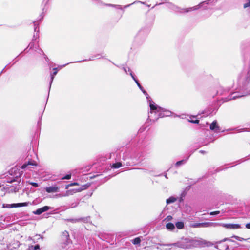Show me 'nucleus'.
Instances as JSON below:
<instances>
[{
	"instance_id": "4",
	"label": "nucleus",
	"mask_w": 250,
	"mask_h": 250,
	"mask_svg": "<svg viewBox=\"0 0 250 250\" xmlns=\"http://www.w3.org/2000/svg\"><path fill=\"white\" fill-rule=\"evenodd\" d=\"M49 0H43L42 6V13L41 15L40 16V18L39 20H37V21H34V31L36 32L37 33L39 31V28L38 27L39 25V21H41L42 19H43V16L44 15V14L47 12L49 5H48V2Z\"/></svg>"
},
{
	"instance_id": "40",
	"label": "nucleus",
	"mask_w": 250,
	"mask_h": 250,
	"mask_svg": "<svg viewBox=\"0 0 250 250\" xmlns=\"http://www.w3.org/2000/svg\"><path fill=\"white\" fill-rule=\"evenodd\" d=\"M29 184L31 185L34 187H38L39 186V185L37 183L35 182H30Z\"/></svg>"
},
{
	"instance_id": "47",
	"label": "nucleus",
	"mask_w": 250,
	"mask_h": 250,
	"mask_svg": "<svg viewBox=\"0 0 250 250\" xmlns=\"http://www.w3.org/2000/svg\"><path fill=\"white\" fill-rule=\"evenodd\" d=\"M68 64H69V63H67V64H64L63 65H60L58 67L60 69H62V68H63V67H65V66H66Z\"/></svg>"
},
{
	"instance_id": "26",
	"label": "nucleus",
	"mask_w": 250,
	"mask_h": 250,
	"mask_svg": "<svg viewBox=\"0 0 250 250\" xmlns=\"http://www.w3.org/2000/svg\"><path fill=\"white\" fill-rule=\"evenodd\" d=\"M132 242L134 245L140 244L141 242V239L140 238V237H136L133 240H132Z\"/></svg>"
},
{
	"instance_id": "14",
	"label": "nucleus",
	"mask_w": 250,
	"mask_h": 250,
	"mask_svg": "<svg viewBox=\"0 0 250 250\" xmlns=\"http://www.w3.org/2000/svg\"><path fill=\"white\" fill-rule=\"evenodd\" d=\"M222 226L229 229H237L241 228L240 225L238 224H223Z\"/></svg>"
},
{
	"instance_id": "17",
	"label": "nucleus",
	"mask_w": 250,
	"mask_h": 250,
	"mask_svg": "<svg viewBox=\"0 0 250 250\" xmlns=\"http://www.w3.org/2000/svg\"><path fill=\"white\" fill-rule=\"evenodd\" d=\"M190 156V155H189L186 159H183L182 160L177 161L175 163V166L176 167H179V166H180L181 165L185 164L187 162V161L188 160V159L189 158Z\"/></svg>"
},
{
	"instance_id": "9",
	"label": "nucleus",
	"mask_w": 250,
	"mask_h": 250,
	"mask_svg": "<svg viewBox=\"0 0 250 250\" xmlns=\"http://www.w3.org/2000/svg\"><path fill=\"white\" fill-rule=\"evenodd\" d=\"M226 241H232V240H231L229 238H225L221 241L216 242L215 243L216 244V245L214 246V247L220 250H227L229 248V246L227 244H222L223 242H225Z\"/></svg>"
},
{
	"instance_id": "13",
	"label": "nucleus",
	"mask_w": 250,
	"mask_h": 250,
	"mask_svg": "<svg viewBox=\"0 0 250 250\" xmlns=\"http://www.w3.org/2000/svg\"><path fill=\"white\" fill-rule=\"evenodd\" d=\"M210 129L216 133L220 132V128L217 124L216 120L214 121L210 125Z\"/></svg>"
},
{
	"instance_id": "34",
	"label": "nucleus",
	"mask_w": 250,
	"mask_h": 250,
	"mask_svg": "<svg viewBox=\"0 0 250 250\" xmlns=\"http://www.w3.org/2000/svg\"><path fill=\"white\" fill-rule=\"evenodd\" d=\"M43 55L44 56V58L45 61L48 63V65H50V63H52V62H49V58L47 57V56L44 53H43Z\"/></svg>"
},
{
	"instance_id": "20",
	"label": "nucleus",
	"mask_w": 250,
	"mask_h": 250,
	"mask_svg": "<svg viewBox=\"0 0 250 250\" xmlns=\"http://www.w3.org/2000/svg\"><path fill=\"white\" fill-rule=\"evenodd\" d=\"M175 226L178 229H182L184 227V223L182 221H178L175 223Z\"/></svg>"
},
{
	"instance_id": "15",
	"label": "nucleus",
	"mask_w": 250,
	"mask_h": 250,
	"mask_svg": "<svg viewBox=\"0 0 250 250\" xmlns=\"http://www.w3.org/2000/svg\"><path fill=\"white\" fill-rule=\"evenodd\" d=\"M45 190L48 193H53L57 192L59 190V188L56 186H50L46 187Z\"/></svg>"
},
{
	"instance_id": "21",
	"label": "nucleus",
	"mask_w": 250,
	"mask_h": 250,
	"mask_svg": "<svg viewBox=\"0 0 250 250\" xmlns=\"http://www.w3.org/2000/svg\"><path fill=\"white\" fill-rule=\"evenodd\" d=\"M166 228L168 230H172L175 229V226L172 223H167L166 224Z\"/></svg>"
},
{
	"instance_id": "2",
	"label": "nucleus",
	"mask_w": 250,
	"mask_h": 250,
	"mask_svg": "<svg viewBox=\"0 0 250 250\" xmlns=\"http://www.w3.org/2000/svg\"><path fill=\"white\" fill-rule=\"evenodd\" d=\"M211 0H207L200 3L198 5L188 8H181L178 6L174 7V10L177 13H187L192 11H195L199 9L203 6L205 4H208Z\"/></svg>"
},
{
	"instance_id": "27",
	"label": "nucleus",
	"mask_w": 250,
	"mask_h": 250,
	"mask_svg": "<svg viewBox=\"0 0 250 250\" xmlns=\"http://www.w3.org/2000/svg\"><path fill=\"white\" fill-rule=\"evenodd\" d=\"M66 221H69V222H71L72 223H77V222H80L79 218H70V219H67L66 220Z\"/></svg>"
},
{
	"instance_id": "39",
	"label": "nucleus",
	"mask_w": 250,
	"mask_h": 250,
	"mask_svg": "<svg viewBox=\"0 0 250 250\" xmlns=\"http://www.w3.org/2000/svg\"><path fill=\"white\" fill-rule=\"evenodd\" d=\"M219 213H220L219 211H215L211 212L210 213V215H216L219 214Z\"/></svg>"
},
{
	"instance_id": "32",
	"label": "nucleus",
	"mask_w": 250,
	"mask_h": 250,
	"mask_svg": "<svg viewBox=\"0 0 250 250\" xmlns=\"http://www.w3.org/2000/svg\"><path fill=\"white\" fill-rule=\"evenodd\" d=\"M75 185H78V184L77 183H76V182L70 183V184H68V185L66 186L65 189H68L69 187L75 186Z\"/></svg>"
},
{
	"instance_id": "1",
	"label": "nucleus",
	"mask_w": 250,
	"mask_h": 250,
	"mask_svg": "<svg viewBox=\"0 0 250 250\" xmlns=\"http://www.w3.org/2000/svg\"><path fill=\"white\" fill-rule=\"evenodd\" d=\"M148 104L150 107V111L148 113L147 120H149L150 121L154 122L159 118L168 117L172 114L170 111L158 106L152 99H148Z\"/></svg>"
},
{
	"instance_id": "33",
	"label": "nucleus",
	"mask_w": 250,
	"mask_h": 250,
	"mask_svg": "<svg viewBox=\"0 0 250 250\" xmlns=\"http://www.w3.org/2000/svg\"><path fill=\"white\" fill-rule=\"evenodd\" d=\"M122 68L125 72V73L126 74H128L129 73V74L130 75V71H128L129 67H125L123 66L122 67ZM129 69H130V68H129Z\"/></svg>"
},
{
	"instance_id": "7",
	"label": "nucleus",
	"mask_w": 250,
	"mask_h": 250,
	"mask_svg": "<svg viewBox=\"0 0 250 250\" xmlns=\"http://www.w3.org/2000/svg\"><path fill=\"white\" fill-rule=\"evenodd\" d=\"M179 242V248L187 249L191 248V239L188 238H182Z\"/></svg>"
},
{
	"instance_id": "55",
	"label": "nucleus",
	"mask_w": 250,
	"mask_h": 250,
	"mask_svg": "<svg viewBox=\"0 0 250 250\" xmlns=\"http://www.w3.org/2000/svg\"><path fill=\"white\" fill-rule=\"evenodd\" d=\"M14 181H15V180H11V181L10 182V183H12V182H14Z\"/></svg>"
},
{
	"instance_id": "10",
	"label": "nucleus",
	"mask_w": 250,
	"mask_h": 250,
	"mask_svg": "<svg viewBox=\"0 0 250 250\" xmlns=\"http://www.w3.org/2000/svg\"><path fill=\"white\" fill-rule=\"evenodd\" d=\"M213 223L211 222L196 223L191 224L190 226L192 228H207L213 225Z\"/></svg>"
},
{
	"instance_id": "53",
	"label": "nucleus",
	"mask_w": 250,
	"mask_h": 250,
	"mask_svg": "<svg viewBox=\"0 0 250 250\" xmlns=\"http://www.w3.org/2000/svg\"><path fill=\"white\" fill-rule=\"evenodd\" d=\"M35 35H34V36H33V40H34V39L35 40L36 38H35Z\"/></svg>"
},
{
	"instance_id": "48",
	"label": "nucleus",
	"mask_w": 250,
	"mask_h": 250,
	"mask_svg": "<svg viewBox=\"0 0 250 250\" xmlns=\"http://www.w3.org/2000/svg\"><path fill=\"white\" fill-rule=\"evenodd\" d=\"M171 243L164 244H163L162 245L164 246H172V245H171Z\"/></svg>"
},
{
	"instance_id": "37",
	"label": "nucleus",
	"mask_w": 250,
	"mask_h": 250,
	"mask_svg": "<svg viewBox=\"0 0 250 250\" xmlns=\"http://www.w3.org/2000/svg\"><path fill=\"white\" fill-rule=\"evenodd\" d=\"M232 237L233 238H235L236 240H238V241H242L244 239L243 238H241L239 236H233Z\"/></svg>"
},
{
	"instance_id": "22",
	"label": "nucleus",
	"mask_w": 250,
	"mask_h": 250,
	"mask_svg": "<svg viewBox=\"0 0 250 250\" xmlns=\"http://www.w3.org/2000/svg\"><path fill=\"white\" fill-rule=\"evenodd\" d=\"M80 222H83L84 223H88L90 221V217L89 216H87L86 217H81L79 218Z\"/></svg>"
},
{
	"instance_id": "18",
	"label": "nucleus",
	"mask_w": 250,
	"mask_h": 250,
	"mask_svg": "<svg viewBox=\"0 0 250 250\" xmlns=\"http://www.w3.org/2000/svg\"><path fill=\"white\" fill-rule=\"evenodd\" d=\"M94 58H103V57L101 56L100 54H97L94 57L90 58L88 59H85L83 61H78V62H83V61H92V60H94Z\"/></svg>"
},
{
	"instance_id": "12",
	"label": "nucleus",
	"mask_w": 250,
	"mask_h": 250,
	"mask_svg": "<svg viewBox=\"0 0 250 250\" xmlns=\"http://www.w3.org/2000/svg\"><path fill=\"white\" fill-rule=\"evenodd\" d=\"M62 239L64 241V243L66 245H68L71 243V241L69 238V235L67 231H64L62 233Z\"/></svg>"
},
{
	"instance_id": "35",
	"label": "nucleus",
	"mask_w": 250,
	"mask_h": 250,
	"mask_svg": "<svg viewBox=\"0 0 250 250\" xmlns=\"http://www.w3.org/2000/svg\"><path fill=\"white\" fill-rule=\"evenodd\" d=\"M213 1H214V0H211L209 2V3L208 4H205L203 5V6L201 7L200 8H203L204 9H208V5L209 4H210V3H212V2H213Z\"/></svg>"
},
{
	"instance_id": "16",
	"label": "nucleus",
	"mask_w": 250,
	"mask_h": 250,
	"mask_svg": "<svg viewBox=\"0 0 250 250\" xmlns=\"http://www.w3.org/2000/svg\"><path fill=\"white\" fill-rule=\"evenodd\" d=\"M53 72L52 73H51L50 74V81L49 83V90L50 91L51 88V84L53 83V80L54 79L55 76H56L58 73V70L57 68H54L53 69Z\"/></svg>"
},
{
	"instance_id": "11",
	"label": "nucleus",
	"mask_w": 250,
	"mask_h": 250,
	"mask_svg": "<svg viewBox=\"0 0 250 250\" xmlns=\"http://www.w3.org/2000/svg\"><path fill=\"white\" fill-rule=\"evenodd\" d=\"M83 188H74V189L66 191V193L65 194H59L57 195L56 196L58 197H62V196H67L69 194H73L74 193L80 192L82 190H83Z\"/></svg>"
},
{
	"instance_id": "43",
	"label": "nucleus",
	"mask_w": 250,
	"mask_h": 250,
	"mask_svg": "<svg viewBox=\"0 0 250 250\" xmlns=\"http://www.w3.org/2000/svg\"><path fill=\"white\" fill-rule=\"evenodd\" d=\"M172 217L170 215H168L167 216L166 218H165V220L167 221H170L172 220Z\"/></svg>"
},
{
	"instance_id": "54",
	"label": "nucleus",
	"mask_w": 250,
	"mask_h": 250,
	"mask_svg": "<svg viewBox=\"0 0 250 250\" xmlns=\"http://www.w3.org/2000/svg\"><path fill=\"white\" fill-rule=\"evenodd\" d=\"M164 176L166 178H167V174H165Z\"/></svg>"
},
{
	"instance_id": "44",
	"label": "nucleus",
	"mask_w": 250,
	"mask_h": 250,
	"mask_svg": "<svg viewBox=\"0 0 250 250\" xmlns=\"http://www.w3.org/2000/svg\"><path fill=\"white\" fill-rule=\"evenodd\" d=\"M34 43L33 42H31L28 45V46L27 48L29 47L30 49H32L34 48Z\"/></svg>"
},
{
	"instance_id": "25",
	"label": "nucleus",
	"mask_w": 250,
	"mask_h": 250,
	"mask_svg": "<svg viewBox=\"0 0 250 250\" xmlns=\"http://www.w3.org/2000/svg\"><path fill=\"white\" fill-rule=\"evenodd\" d=\"M122 166V164L121 162H117L113 164L112 167L113 168H118Z\"/></svg>"
},
{
	"instance_id": "49",
	"label": "nucleus",
	"mask_w": 250,
	"mask_h": 250,
	"mask_svg": "<svg viewBox=\"0 0 250 250\" xmlns=\"http://www.w3.org/2000/svg\"><path fill=\"white\" fill-rule=\"evenodd\" d=\"M246 228H247V229H250V223H247V224L246 225Z\"/></svg>"
},
{
	"instance_id": "6",
	"label": "nucleus",
	"mask_w": 250,
	"mask_h": 250,
	"mask_svg": "<svg viewBox=\"0 0 250 250\" xmlns=\"http://www.w3.org/2000/svg\"><path fill=\"white\" fill-rule=\"evenodd\" d=\"M91 0L92 1V2L94 4H96V5H106V6H107L114 7L116 9H121V10H123L124 9L126 8L127 7H129L130 5H131L132 4H133L134 3L140 2V1H134L132 3H131L130 4H128L127 5L125 6L124 7H122V6L120 5H115V4H105V3H104L101 1V0Z\"/></svg>"
},
{
	"instance_id": "42",
	"label": "nucleus",
	"mask_w": 250,
	"mask_h": 250,
	"mask_svg": "<svg viewBox=\"0 0 250 250\" xmlns=\"http://www.w3.org/2000/svg\"><path fill=\"white\" fill-rule=\"evenodd\" d=\"M189 122L192 123L198 124L199 123V120H197V119L195 120H189Z\"/></svg>"
},
{
	"instance_id": "24",
	"label": "nucleus",
	"mask_w": 250,
	"mask_h": 250,
	"mask_svg": "<svg viewBox=\"0 0 250 250\" xmlns=\"http://www.w3.org/2000/svg\"><path fill=\"white\" fill-rule=\"evenodd\" d=\"M29 202H23V203H16L17 208V207H22L27 206L29 205Z\"/></svg>"
},
{
	"instance_id": "36",
	"label": "nucleus",
	"mask_w": 250,
	"mask_h": 250,
	"mask_svg": "<svg viewBox=\"0 0 250 250\" xmlns=\"http://www.w3.org/2000/svg\"><path fill=\"white\" fill-rule=\"evenodd\" d=\"M71 175L70 174H67L62 178V179L69 180L71 179Z\"/></svg>"
},
{
	"instance_id": "41",
	"label": "nucleus",
	"mask_w": 250,
	"mask_h": 250,
	"mask_svg": "<svg viewBox=\"0 0 250 250\" xmlns=\"http://www.w3.org/2000/svg\"><path fill=\"white\" fill-rule=\"evenodd\" d=\"M28 165H33V164H32L31 163H30V162H29L27 165V164H23V165L21 166V168H22V169H24V168H25L26 167H27V166Z\"/></svg>"
},
{
	"instance_id": "29",
	"label": "nucleus",
	"mask_w": 250,
	"mask_h": 250,
	"mask_svg": "<svg viewBox=\"0 0 250 250\" xmlns=\"http://www.w3.org/2000/svg\"><path fill=\"white\" fill-rule=\"evenodd\" d=\"M29 249L34 250H39L40 249V245L39 244H37L36 245H31L29 246Z\"/></svg>"
},
{
	"instance_id": "8",
	"label": "nucleus",
	"mask_w": 250,
	"mask_h": 250,
	"mask_svg": "<svg viewBox=\"0 0 250 250\" xmlns=\"http://www.w3.org/2000/svg\"><path fill=\"white\" fill-rule=\"evenodd\" d=\"M128 71H130V75L132 77V79L135 81V83L137 85L139 88L142 91V92L146 96L147 101L148 102V99H151L150 97L149 96L147 92L144 89V88L142 86V85L139 83L137 79L135 77V76L134 75L131 70L128 68Z\"/></svg>"
},
{
	"instance_id": "31",
	"label": "nucleus",
	"mask_w": 250,
	"mask_h": 250,
	"mask_svg": "<svg viewBox=\"0 0 250 250\" xmlns=\"http://www.w3.org/2000/svg\"><path fill=\"white\" fill-rule=\"evenodd\" d=\"M42 210L43 212H45V211L48 210L49 209H50L51 207L49 206H45L42 207Z\"/></svg>"
},
{
	"instance_id": "30",
	"label": "nucleus",
	"mask_w": 250,
	"mask_h": 250,
	"mask_svg": "<svg viewBox=\"0 0 250 250\" xmlns=\"http://www.w3.org/2000/svg\"><path fill=\"white\" fill-rule=\"evenodd\" d=\"M141 156V153L137 154L136 157H135L136 161L133 162V163H137L141 161V160H140Z\"/></svg>"
},
{
	"instance_id": "5",
	"label": "nucleus",
	"mask_w": 250,
	"mask_h": 250,
	"mask_svg": "<svg viewBox=\"0 0 250 250\" xmlns=\"http://www.w3.org/2000/svg\"><path fill=\"white\" fill-rule=\"evenodd\" d=\"M213 243L206 241L203 239H191V248L192 247H210L213 245Z\"/></svg>"
},
{
	"instance_id": "19",
	"label": "nucleus",
	"mask_w": 250,
	"mask_h": 250,
	"mask_svg": "<svg viewBox=\"0 0 250 250\" xmlns=\"http://www.w3.org/2000/svg\"><path fill=\"white\" fill-rule=\"evenodd\" d=\"M3 208H17L16 203L7 204H3L2 205Z\"/></svg>"
},
{
	"instance_id": "3",
	"label": "nucleus",
	"mask_w": 250,
	"mask_h": 250,
	"mask_svg": "<svg viewBox=\"0 0 250 250\" xmlns=\"http://www.w3.org/2000/svg\"><path fill=\"white\" fill-rule=\"evenodd\" d=\"M147 36V32L146 29H140L134 38L133 45L134 47L141 45L144 42Z\"/></svg>"
},
{
	"instance_id": "46",
	"label": "nucleus",
	"mask_w": 250,
	"mask_h": 250,
	"mask_svg": "<svg viewBox=\"0 0 250 250\" xmlns=\"http://www.w3.org/2000/svg\"><path fill=\"white\" fill-rule=\"evenodd\" d=\"M78 204L77 203H72L71 205L70 208H75V207H77L78 206Z\"/></svg>"
},
{
	"instance_id": "23",
	"label": "nucleus",
	"mask_w": 250,
	"mask_h": 250,
	"mask_svg": "<svg viewBox=\"0 0 250 250\" xmlns=\"http://www.w3.org/2000/svg\"><path fill=\"white\" fill-rule=\"evenodd\" d=\"M176 200V199L174 197L171 196L167 199L166 202L167 204H169L174 203Z\"/></svg>"
},
{
	"instance_id": "38",
	"label": "nucleus",
	"mask_w": 250,
	"mask_h": 250,
	"mask_svg": "<svg viewBox=\"0 0 250 250\" xmlns=\"http://www.w3.org/2000/svg\"><path fill=\"white\" fill-rule=\"evenodd\" d=\"M249 7L250 8V1L244 4V8H246Z\"/></svg>"
},
{
	"instance_id": "50",
	"label": "nucleus",
	"mask_w": 250,
	"mask_h": 250,
	"mask_svg": "<svg viewBox=\"0 0 250 250\" xmlns=\"http://www.w3.org/2000/svg\"><path fill=\"white\" fill-rule=\"evenodd\" d=\"M199 152H200V153H202V154H205V153H206V152H205V151L202 150H200V151H199Z\"/></svg>"
},
{
	"instance_id": "28",
	"label": "nucleus",
	"mask_w": 250,
	"mask_h": 250,
	"mask_svg": "<svg viewBox=\"0 0 250 250\" xmlns=\"http://www.w3.org/2000/svg\"><path fill=\"white\" fill-rule=\"evenodd\" d=\"M42 209V208H39L37 209L36 210L33 211V213L36 215H40L43 212Z\"/></svg>"
},
{
	"instance_id": "51",
	"label": "nucleus",
	"mask_w": 250,
	"mask_h": 250,
	"mask_svg": "<svg viewBox=\"0 0 250 250\" xmlns=\"http://www.w3.org/2000/svg\"><path fill=\"white\" fill-rule=\"evenodd\" d=\"M39 53H40V54L42 53L43 54L44 53L43 52V51L42 49H40V51L39 52Z\"/></svg>"
},
{
	"instance_id": "45",
	"label": "nucleus",
	"mask_w": 250,
	"mask_h": 250,
	"mask_svg": "<svg viewBox=\"0 0 250 250\" xmlns=\"http://www.w3.org/2000/svg\"><path fill=\"white\" fill-rule=\"evenodd\" d=\"M171 245H172V246H175V247H177L178 248H179V242L178 241L175 242V243H171Z\"/></svg>"
},
{
	"instance_id": "52",
	"label": "nucleus",
	"mask_w": 250,
	"mask_h": 250,
	"mask_svg": "<svg viewBox=\"0 0 250 250\" xmlns=\"http://www.w3.org/2000/svg\"><path fill=\"white\" fill-rule=\"evenodd\" d=\"M5 67H4L3 70L1 71V72L0 73V75H1V74L3 72L4 69H5Z\"/></svg>"
}]
</instances>
